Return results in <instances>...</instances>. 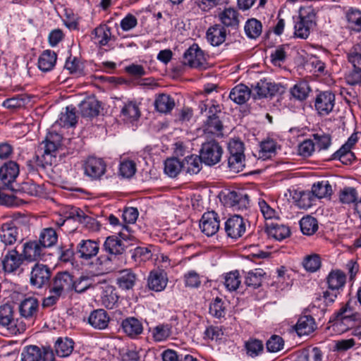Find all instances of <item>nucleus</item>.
Instances as JSON below:
<instances>
[{"instance_id": "41", "label": "nucleus", "mask_w": 361, "mask_h": 361, "mask_svg": "<svg viewBox=\"0 0 361 361\" xmlns=\"http://www.w3.org/2000/svg\"><path fill=\"white\" fill-rule=\"evenodd\" d=\"M183 169V162L176 158L167 159L164 163V171L170 177H176Z\"/></svg>"}, {"instance_id": "31", "label": "nucleus", "mask_w": 361, "mask_h": 361, "mask_svg": "<svg viewBox=\"0 0 361 361\" xmlns=\"http://www.w3.org/2000/svg\"><path fill=\"white\" fill-rule=\"evenodd\" d=\"M221 22L226 27H236L239 25L238 13L232 8H225L219 15Z\"/></svg>"}, {"instance_id": "11", "label": "nucleus", "mask_w": 361, "mask_h": 361, "mask_svg": "<svg viewBox=\"0 0 361 361\" xmlns=\"http://www.w3.org/2000/svg\"><path fill=\"white\" fill-rule=\"evenodd\" d=\"M225 231L228 236L232 238L241 237L245 231V224L239 215L229 218L225 224Z\"/></svg>"}, {"instance_id": "49", "label": "nucleus", "mask_w": 361, "mask_h": 361, "mask_svg": "<svg viewBox=\"0 0 361 361\" xmlns=\"http://www.w3.org/2000/svg\"><path fill=\"white\" fill-rule=\"evenodd\" d=\"M222 128L223 125L219 115L212 118H207L204 121V131L209 133L219 134Z\"/></svg>"}, {"instance_id": "14", "label": "nucleus", "mask_w": 361, "mask_h": 361, "mask_svg": "<svg viewBox=\"0 0 361 361\" xmlns=\"http://www.w3.org/2000/svg\"><path fill=\"white\" fill-rule=\"evenodd\" d=\"M335 96L331 92L320 93L316 98L315 107L319 114L326 115L334 106Z\"/></svg>"}, {"instance_id": "63", "label": "nucleus", "mask_w": 361, "mask_h": 361, "mask_svg": "<svg viewBox=\"0 0 361 361\" xmlns=\"http://www.w3.org/2000/svg\"><path fill=\"white\" fill-rule=\"evenodd\" d=\"M348 60L353 65V68L361 70V52L356 49H352L348 53Z\"/></svg>"}, {"instance_id": "47", "label": "nucleus", "mask_w": 361, "mask_h": 361, "mask_svg": "<svg viewBox=\"0 0 361 361\" xmlns=\"http://www.w3.org/2000/svg\"><path fill=\"white\" fill-rule=\"evenodd\" d=\"M59 121L61 125L64 126H73L77 123L75 108L73 106H67L66 111L61 113Z\"/></svg>"}, {"instance_id": "54", "label": "nucleus", "mask_w": 361, "mask_h": 361, "mask_svg": "<svg viewBox=\"0 0 361 361\" xmlns=\"http://www.w3.org/2000/svg\"><path fill=\"white\" fill-rule=\"evenodd\" d=\"M228 164L233 172L242 171L245 167V156L230 155L228 159Z\"/></svg>"}, {"instance_id": "18", "label": "nucleus", "mask_w": 361, "mask_h": 361, "mask_svg": "<svg viewBox=\"0 0 361 361\" xmlns=\"http://www.w3.org/2000/svg\"><path fill=\"white\" fill-rule=\"evenodd\" d=\"M148 287L154 291H161L167 284L166 274L162 270L152 271L147 279Z\"/></svg>"}, {"instance_id": "16", "label": "nucleus", "mask_w": 361, "mask_h": 361, "mask_svg": "<svg viewBox=\"0 0 361 361\" xmlns=\"http://www.w3.org/2000/svg\"><path fill=\"white\" fill-rule=\"evenodd\" d=\"M224 200L225 205L238 209L246 208L249 204L248 196L236 191H230Z\"/></svg>"}, {"instance_id": "37", "label": "nucleus", "mask_w": 361, "mask_h": 361, "mask_svg": "<svg viewBox=\"0 0 361 361\" xmlns=\"http://www.w3.org/2000/svg\"><path fill=\"white\" fill-rule=\"evenodd\" d=\"M58 239L56 231L52 228H44L39 237V242L44 248L54 246Z\"/></svg>"}, {"instance_id": "57", "label": "nucleus", "mask_w": 361, "mask_h": 361, "mask_svg": "<svg viewBox=\"0 0 361 361\" xmlns=\"http://www.w3.org/2000/svg\"><path fill=\"white\" fill-rule=\"evenodd\" d=\"M314 143L319 150L326 149L331 145V137L325 133H316L313 135Z\"/></svg>"}, {"instance_id": "33", "label": "nucleus", "mask_w": 361, "mask_h": 361, "mask_svg": "<svg viewBox=\"0 0 361 361\" xmlns=\"http://www.w3.org/2000/svg\"><path fill=\"white\" fill-rule=\"evenodd\" d=\"M73 341L68 338H59L55 343V351L58 356H69L73 350Z\"/></svg>"}, {"instance_id": "59", "label": "nucleus", "mask_w": 361, "mask_h": 361, "mask_svg": "<svg viewBox=\"0 0 361 361\" xmlns=\"http://www.w3.org/2000/svg\"><path fill=\"white\" fill-rule=\"evenodd\" d=\"M209 313L216 318H221L224 316L225 311L221 299L216 298L214 301L210 304Z\"/></svg>"}, {"instance_id": "8", "label": "nucleus", "mask_w": 361, "mask_h": 361, "mask_svg": "<svg viewBox=\"0 0 361 361\" xmlns=\"http://www.w3.org/2000/svg\"><path fill=\"white\" fill-rule=\"evenodd\" d=\"M219 217L214 211L205 212L202 215L200 223V228L206 235H214L219 231Z\"/></svg>"}, {"instance_id": "2", "label": "nucleus", "mask_w": 361, "mask_h": 361, "mask_svg": "<svg viewBox=\"0 0 361 361\" xmlns=\"http://www.w3.org/2000/svg\"><path fill=\"white\" fill-rule=\"evenodd\" d=\"M223 154V149L219 143L211 140L202 143L200 150V159L208 166H214L219 163Z\"/></svg>"}, {"instance_id": "45", "label": "nucleus", "mask_w": 361, "mask_h": 361, "mask_svg": "<svg viewBox=\"0 0 361 361\" xmlns=\"http://www.w3.org/2000/svg\"><path fill=\"white\" fill-rule=\"evenodd\" d=\"M349 27L355 31H361V12L356 9H350L346 15Z\"/></svg>"}, {"instance_id": "5", "label": "nucleus", "mask_w": 361, "mask_h": 361, "mask_svg": "<svg viewBox=\"0 0 361 361\" xmlns=\"http://www.w3.org/2000/svg\"><path fill=\"white\" fill-rule=\"evenodd\" d=\"M73 286V276L69 272H58L53 279L50 292L59 293L62 295L63 292L72 290Z\"/></svg>"}, {"instance_id": "64", "label": "nucleus", "mask_w": 361, "mask_h": 361, "mask_svg": "<svg viewBox=\"0 0 361 361\" xmlns=\"http://www.w3.org/2000/svg\"><path fill=\"white\" fill-rule=\"evenodd\" d=\"M345 80L350 85L361 83V70L353 68V70L345 75Z\"/></svg>"}, {"instance_id": "58", "label": "nucleus", "mask_w": 361, "mask_h": 361, "mask_svg": "<svg viewBox=\"0 0 361 361\" xmlns=\"http://www.w3.org/2000/svg\"><path fill=\"white\" fill-rule=\"evenodd\" d=\"M322 352L315 347L310 352H303L299 357L298 361H322Z\"/></svg>"}, {"instance_id": "19", "label": "nucleus", "mask_w": 361, "mask_h": 361, "mask_svg": "<svg viewBox=\"0 0 361 361\" xmlns=\"http://www.w3.org/2000/svg\"><path fill=\"white\" fill-rule=\"evenodd\" d=\"M39 303L36 298L30 297L23 300L19 305L20 315L25 319H32L36 317Z\"/></svg>"}, {"instance_id": "46", "label": "nucleus", "mask_w": 361, "mask_h": 361, "mask_svg": "<svg viewBox=\"0 0 361 361\" xmlns=\"http://www.w3.org/2000/svg\"><path fill=\"white\" fill-rule=\"evenodd\" d=\"M199 109L202 114H205L207 118H212L218 116L221 111L219 105L212 104L211 102H201L199 104Z\"/></svg>"}, {"instance_id": "15", "label": "nucleus", "mask_w": 361, "mask_h": 361, "mask_svg": "<svg viewBox=\"0 0 361 361\" xmlns=\"http://www.w3.org/2000/svg\"><path fill=\"white\" fill-rule=\"evenodd\" d=\"M43 246L39 241H28L23 244V255L25 260L34 262L41 259L43 253Z\"/></svg>"}, {"instance_id": "1", "label": "nucleus", "mask_w": 361, "mask_h": 361, "mask_svg": "<svg viewBox=\"0 0 361 361\" xmlns=\"http://www.w3.org/2000/svg\"><path fill=\"white\" fill-rule=\"evenodd\" d=\"M26 230L27 226L20 224L18 219L6 222L0 228V240L5 245H11L16 242L22 243Z\"/></svg>"}, {"instance_id": "25", "label": "nucleus", "mask_w": 361, "mask_h": 361, "mask_svg": "<svg viewBox=\"0 0 361 361\" xmlns=\"http://www.w3.org/2000/svg\"><path fill=\"white\" fill-rule=\"evenodd\" d=\"M100 103L94 98H89L82 102L80 104V110L84 117H94L99 114Z\"/></svg>"}, {"instance_id": "21", "label": "nucleus", "mask_w": 361, "mask_h": 361, "mask_svg": "<svg viewBox=\"0 0 361 361\" xmlns=\"http://www.w3.org/2000/svg\"><path fill=\"white\" fill-rule=\"evenodd\" d=\"M88 322L94 329L99 330L104 329L108 326L109 317L104 310H97L90 314L88 318Z\"/></svg>"}, {"instance_id": "51", "label": "nucleus", "mask_w": 361, "mask_h": 361, "mask_svg": "<svg viewBox=\"0 0 361 361\" xmlns=\"http://www.w3.org/2000/svg\"><path fill=\"white\" fill-rule=\"evenodd\" d=\"M304 268L310 272H314L321 267V260L318 255L306 256L302 262Z\"/></svg>"}, {"instance_id": "28", "label": "nucleus", "mask_w": 361, "mask_h": 361, "mask_svg": "<svg viewBox=\"0 0 361 361\" xmlns=\"http://www.w3.org/2000/svg\"><path fill=\"white\" fill-rule=\"evenodd\" d=\"M345 280L346 276L343 271L338 269L333 270L327 277L329 288L332 291L338 290L344 286Z\"/></svg>"}, {"instance_id": "53", "label": "nucleus", "mask_w": 361, "mask_h": 361, "mask_svg": "<svg viewBox=\"0 0 361 361\" xmlns=\"http://www.w3.org/2000/svg\"><path fill=\"white\" fill-rule=\"evenodd\" d=\"M355 315L353 313L348 304L342 307L336 314L335 320L336 322H345L348 321H354Z\"/></svg>"}, {"instance_id": "35", "label": "nucleus", "mask_w": 361, "mask_h": 361, "mask_svg": "<svg viewBox=\"0 0 361 361\" xmlns=\"http://www.w3.org/2000/svg\"><path fill=\"white\" fill-rule=\"evenodd\" d=\"M265 275L263 269H255L247 273L245 276V283L247 286L254 289L259 288L262 285V279Z\"/></svg>"}, {"instance_id": "48", "label": "nucleus", "mask_w": 361, "mask_h": 361, "mask_svg": "<svg viewBox=\"0 0 361 361\" xmlns=\"http://www.w3.org/2000/svg\"><path fill=\"white\" fill-rule=\"evenodd\" d=\"M224 279V285L230 291L237 290L241 282L238 271H231L226 274Z\"/></svg>"}, {"instance_id": "7", "label": "nucleus", "mask_w": 361, "mask_h": 361, "mask_svg": "<svg viewBox=\"0 0 361 361\" xmlns=\"http://www.w3.org/2000/svg\"><path fill=\"white\" fill-rule=\"evenodd\" d=\"M51 272L47 265L37 263L31 271L30 283L38 288L49 284Z\"/></svg>"}, {"instance_id": "29", "label": "nucleus", "mask_w": 361, "mask_h": 361, "mask_svg": "<svg viewBox=\"0 0 361 361\" xmlns=\"http://www.w3.org/2000/svg\"><path fill=\"white\" fill-rule=\"evenodd\" d=\"M122 328L129 336L133 337L140 334L143 328L141 322L135 317H129L122 322Z\"/></svg>"}, {"instance_id": "20", "label": "nucleus", "mask_w": 361, "mask_h": 361, "mask_svg": "<svg viewBox=\"0 0 361 361\" xmlns=\"http://www.w3.org/2000/svg\"><path fill=\"white\" fill-rule=\"evenodd\" d=\"M226 30L220 25H214L207 31V39L211 45H221L226 41Z\"/></svg>"}, {"instance_id": "38", "label": "nucleus", "mask_w": 361, "mask_h": 361, "mask_svg": "<svg viewBox=\"0 0 361 361\" xmlns=\"http://www.w3.org/2000/svg\"><path fill=\"white\" fill-rule=\"evenodd\" d=\"M45 347L43 348V349ZM44 350H42L36 345H30L23 350L21 353L22 361H43Z\"/></svg>"}, {"instance_id": "34", "label": "nucleus", "mask_w": 361, "mask_h": 361, "mask_svg": "<svg viewBox=\"0 0 361 361\" xmlns=\"http://www.w3.org/2000/svg\"><path fill=\"white\" fill-rule=\"evenodd\" d=\"M202 163L200 156L190 155L183 161V169L190 174H197L201 170Z\"/></svg>"}, {"instance_id": "12", "label": "nucleus", "mask_w": 361, "mask_h": 361, "mask_svg": "<svg viewBox=\"0 0 361 361\" xmlns=\"http://www.w3.org/2000/svg\"><path fill=\"white\" fill-rule=\"evenodd\" d=\"M25 258L23 253L20 254L16 249L8 250L2 259V266L5 271L13 272L17 270L23 263Z\"/></svg>"}, {"instance_id": "9", "label": "nucleus", "mask_w": 361, "mask_h": 361, "mask_svg": "<svg viewBox=\"0 0 361 361\" xmlns=\"http://www.w3.org/2000/svg\"><path fill=\"white\" fill-rule=\"evenodd\" d=\"M205 56L200 47H189L184 53L182 63L190 68H200L204 66Z\"/></svg>"}, {"instance_id": "60", "label": "nucleus", "mask_w": 361, "mask_h": 361, "mask_svg": "<svg viewBox=\"0 0 361 361\" xmlns=\"http://www.w3.org/2000/svg\"><path fill=\"white\" fill-rule=\"evenodd\" d=\"M135 171L136 166L133 161H124L120 165V173L123 177L130 178Z\"/></svg>"}, {"instance_id": "39", "label": "nucleus", "mask_w": 361, "mask_h": 361, "mask_svg": "<svg viewBox=\"0 0 361 361\" xmlns=\"http://www.w3.org/2000/svg\"><path fill=\"white\" fill-rule=\"evenodd\" d=\"M65 68L71 74H75L78 76L84 75L83 64L76 56H70L66 59Z\"/></svg>"}, {"instance_id": "43", "label": "nucleus", "mask_w": 361, "mask_h": 361, "mask_svg": "<svg viewBox=\"0 0 361 361\" xmlns=\"http://www.w3.org/2000/svg\"><path fill=\"white\" fill-rule=\"evenodd\" d=\"M262 27L261 22L252 18L247 21L245 25V32L250 38H256L260 35Z\"/></svg>"}, {"instance_id": "52", "label": "nucleus", "mask_w": 361, "mask_h": 361, "mask_svg": "<svg viewBox=\"0 0 361 361\" xmlns=\"http://www.w3.org/2000/svg\"><path fill=\"white\" fill-rule=\"evenodd\" d=\"M95 38L99 45H106L111 37V29L106 26H99L94 29Z\"/></svg>"}, {"instance_id": "6", "label": "nucleus", "mask_w": 361, "mask_h": 361, "mask_svg": "<svg viewBox=\"0 0 361 361\" xmlns=\"http://www.w3.org/2000/svg\"><path fill=\"white\" fill-rule=\"evenodd\" d=\"M18 174L19 166L15 161H10L0 167V180L11 190H16L13 183Z\"/></svg>"}, {"instance_id": "44", "label": "nucleus", "mask_w": 361, "mask_h": 361, "mask_svg": "<svg viewBox=\"0 0 361 361\" xmlns=\"http://www.w3.org/2000/svg\"><path fill=\"white\" fill-rule=\"evenodd\" d=\"M357 197V192L356 189L353 187H345L340 190L339 200L343 204L355 203Z\"/></svg>"}, {"instance_id": "55", "label": "nucleus", "mask_w": 361, "mask_h": 361, "mask_svg": "<svg viewBox=\"0 0 361 361\" xmlns=\"http://www.w3.org/2000/svg\"><path fill=\"white\" fill-rule=\"evenodd\" d=\"M310 92L307 83L302 82L294 85L291 89V94L299 100L305 99Z\"/></svg>"}, {"instance_id": "50", "label": "nucleus", "mask_w": 361, "mask_h": 361, "mask_svg": "<svg viewBox=\"0 0 361 361\" xmlns=\"http://www.w3.org/2000/svg\"><path fill=\"white\" fill-rule=\"evenodd\" d=\"M121 114L128 119L136 120L140 116L138 106L133 102L124 105L121 109Z\"/></svg>"}, {"instance_id": "42", "label": "nucleus", "mask_w": 361, "mask_h": 361, "mask_svg": "<svg viewBox=\"0 0 361 361\" xmlns=\"http://www.w3.org/2000/svg\"><path fill=\"white\" fill-rule=\"evenodd\" d=\"M171 334V326L168 324H162L155 326L152 331L154 341L160 342L167 339Z\"/></svg>"}, {"instance_id": "40", "label": "nucleus", "mask_w": 361, "mask_h": 361, "mask_svg": "<svg viewBox=\"0 0 361 361\" xmlns=\"http://www.w3.org/2000/svg\"><path fill=\"white\" fill-rule=\"evenodd\" d=\"M300 226L303 234L308 235L314 233L318 228L317 219L310 216L302 218L300 221Z\"/></svg>"}, {"instance_id": "62", "label": "nucleus", "mask_w": 361, "mask_h": 361, "mask_svg": "<svg viewBox=\"0 0 361 361\" xmlns=\"http://www.w3.org/2000/svg\"><path fill=\"white\" fill-rule=\"evenodd\" d=\"M137 24V20L136 17L131 13L127 14L121 20V23H120L121 27L124 31H128V30L133 29L134 27H135Z\"/></svg>"}, {"instance_id": "23", "label": "nucleus", "mask_w": 361, "mask_h": 361, "mask_svg": "<svg viewBox=\"0 0 361 361\" xmlns=\"http://www.w3.org/2000/svg\"><path fill=\"white\" fill-rule=\"evenodd\" d=\"M316 329L314 319L310 315L300 317L295 325V331L298 336L309 335Z\"/></svg>"}, {"instance_id": "4", "label": "nucleus", "mask_w": 361, "mask_h": 361, "mask_svg": "<svg viewBox=\"0 0 361 361\" xmlns=\"http://www.w3.org/2000/svg\"><path fill=\"white\" fill-rule=\"evenodd\" d=\"M254 98L273 97L276 94H282L285 87L279 83L271 82L266 79L260 80L252 86Z\"/></svg>"}, {"instance_id": "61", "label": "nucleus", "mask_w": 361, "mask_h": 361, "mask_svg": "<svg viewBox=\"0 0 361 361\" xmlns=\"http://www.w3.org/2000/svg\"><path fill=\"white\" fill-rule=\"evenodd\" d=\"M228 148L230 155L245 156L244 144L238 140H233L230 141Z\"/></svg>"}, {"instance_id": "22", "label": "nucleus", "mask_w": 361, "mask_h": 361, "mask_svg": "<svg viewBox=\"0 0 361 361\" xmlns=\"http://www.w3.org/2000/svg\"><path fill=\"white\" fill-rule=\"evenodd\" d=\"M57 60L56 54L51 50L44 51L38 59V68L43 72H48L53 69Z\"/></svg>"}, {"instance_id": "27", "label": "nucleus", "mask_w": 361, "mask_h": 361, "mask_svg": "<svg viewBox=\"0 0 361 361\" xmlns=\"http://www.w3.org/2000/svg\"><path fill=\"white\" fill-rule=\"evenodd\" d=\"M155 109L160 113H169L175 106L174 99L169 94H160L154 101Z\"/></svg>"}, {"instance_id": "10", "label": "nucleus", "mask_w": 361, "mask_h": 361, "mask_svg": "<svg viewBox=\"0 0 361 361\" xmlns=\"http://www.w3.org/2000/svg\"><path fill=\"white\" fill-rule=\"evenodd\" d=\"M106 171V164L103 159L94 157H89L85 164V173L93 179H98Z\"/></svg>"}, {"instance_id": "30", "label": "nucleus", "mask_w": 361, "mask_h": 361, "mask_svg": "<svg viewBox=\"0 0 361 361\" xmlns=\"http://www.w3.org/2000/svg\"><path fill=\"white\" fill-rule=\"evenodd\" d=\"M267 233L269 236L281 241L290 235V231L285 225L270 224L267 226Z\"/></svg>"}, {"instance_id": "26", "label": "nucleus", "mask_w": 361, "mask_h": 361, "mask_svg": "<svg viewBox=\"0 0 361 361\" xmlns=\"http://www.w3.org/2000/svg\"><path fill=\"white\" fill-rule=\"evenodd\" d=\"M13 313V307L11 305L5 304L0 306V325L8 329L16 326Z\"/></svg>"}, {"instance_id": "13", "label": "nucleus", "mask_w": 361, "mask_h": 361, "mask_svg": "<svg viewBox=\"0 0 361 361\" xmlns=\"http://www.w3.org/2000/svg\"><path fill=\"white\" fill-rule=\"evenodd\" d=\"M314 18L315 15L312 12L308 13L307 16H303L301 13L300 21L295 25V35L298 37L307 38L310 35V29L315 25Z\"/></svg>"}, {"instance_id": "32", "label": "nucleus", "mask_w": 361, "mask_h": 361, "mask_svg": "<svg viewBox=\"0 0 361 361\" xmlns=\"http://www.w3.org/2000/svg\"><path fill=\"white\" fill-rule=\"evenodd\" d=\"M136 275L130 269L122 270L117 278V284L123 290L133 288L136 281Z\"/></svg>"}, {"instance_id": "3", "label": "nucleus", "mask_w": 361, "mask_h": 361, "mask_svg": "<svg viewBox=\"0 0 361 361\" xmlns=\"http://www.w3.org/2000/svg\"><path fill=\"white\" fill-rule=\"evenodd\" d=\"M332 193V187L328 180L319 181L312 185L311 192H303L300 195L299 204L310 207L313 197L319 199L330 196Z\"/></svg>"}, {"instance_id": "24", "label": "nucleus", "mask_w": 361, "mask_h": 361, "mask_svg": "<svg viewBox=\"0 0 361 361\" xmlns=\"http://www.w3.org/2000/svg\"><path fill=\"white\" fill-rule=\"evenodd\" d=\"M251 95L250 88L243 84L238 85L233 87L230 92L229 98L238 104L245 103Z\"/></svg>"}, {"instance_id": "17", "label": "nucleus", "mask_w": 361, "mask_h": 361, "mask_svg": "<svg viewBox=\"0 0 361 361\" xmlns=\"http://www.w3.org/2000/svg\"><path fill=\"white\" fill-rule=\"evenodd\" d=\"M99 250L98 243L92 240H82L77 246V252L80 257L89 259L97 255Z\"/></svg>"}, {"instance_id": "36", "label": "nucleus", "mask_w": 361, "mask_h": 361, "mask_svg": "<svg viewBox=\"0 0 361 361\" xmlns=\"http://www.w3.org/2000/svg\"><path fill=\"white\" fill-rule=\"evenodd\" d=\"M106 252L112 255H121L124 251V245L123 242L116 236L108 237L104 244Z\"/></svg>"}, {"instance_id": "56", "label": "nucleus", "mask_w": 361, "mask_h": 361, "mask_svg": "<svg viewBox=\"0 0 361 361\" xmlns=\"http://www.w3.org/2000/svg\"><path fill=\"white\" fill-rule=\"evenodd\" d=\"M266 345L268 351L271 353H276L283 348L284 341L281 336L273 335L267 341Z\"/></svg>"}]
</instances>
